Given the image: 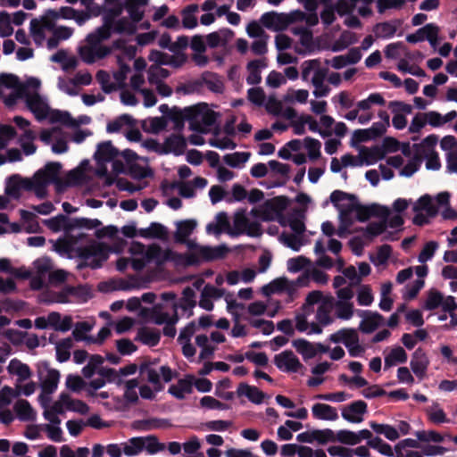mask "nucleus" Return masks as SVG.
<instances>
[{
  "mask_svg": "<svg viewBox=\"0 0 457 457\" xmlns=\"http://www.w3.org/2000/svg\"><path fill=\"white\" fill-rule=\"evenodd\" d=\"M329 341L335 344L343 343L347 348L359 342V336L353 328H341L330 335Z\"/></svg>",
  "mask_w": 457,
  "mask_h": 457,
  "instance_id": "obj_19",
  "label": "nucleus"
},
{
  "mask_svg": "<svg viewBox=\"0 0 457 457\" xmlns=\"http://www.w3.org/2000/svg\"><path fill=\"white\" fill-rule=\"evenodd\" d=\"M25 97L29 109L37 119H44L46 116V110L40 96L38 94H33L27 95Z\"/></svg>",
  "mask_w": 457,
  "mask_h": 457,
  "instance_id": "obj_29",
  "label": "nucleus"
},
{
  "mask_svg": "<svg viewBox=\"0 0 457 457\" xmlns=\"http://www.w3.org/2000/svg\"><path fill=\"white\" fill-rule=\"evenodd\" d=\"M120 155V151L114 147L111 141H104L97 145L95 160L98 164L112 162Z\"/></svg>",
  "mask_w": 457,
  "mask_h": 457,
  "instance_id": "obj_13",
  "label": "nucleus"
},
{
  "mask_svg": "<svg viewBox=\"0 0 457 457\" xmlns=\"http://www.w3.org/2000/svg\"><path fill=\"white\" fill-rule=\"evenodd\" d=\"M314 441H317L320 445H326L328 442H336V434L330 428L325 429H313Z\"/></svg>",
  "mask_w": 457,
  "mask_h": 457,
  "instance_id": "obj_60",
  "label": "nucleus"
},
{
  "mask_svg": "<svg viewBox=\"0 0 457 457\" xmlns=\"http://www.w3.org/2000/svg\"><path fill=\"white\" fill-rule=\"evenodd\" d=\"M170 76L167 69L152 65L148 71V81L150 84L162 82L161 79H166Z\"/></svg>",
  "mask_w": 457,
  "mask_h": 457,
  "instance_id": "obj_57",
  "label": "nucleus"
},
{
  "mask_svg": "<svg viewBox=\"0 0 457 457\" xmlns=\"http://www.w3.org/2000/svg\"><path fill=\"white\" fill-rule=\"evenodd\" d=\"M139 371L141 374H146L147 380L151 384H153L154 388L156 392H160L163 389V386L160 379V374L154 369L150 368L149 364L143 363L139 367Z\"/></svg>",
  "mask_w": 457,
  "mask_h": 457,
  "instance_id": "obj_33",
  "label": "nucleus"
},
{
  "mask_svg": "<svg viewBox=\"0 0 457 457\" xmlns=\"http://www.w3.org/2000/svg\"><path fill=\"white\" fill-rule=\"evenodd\" d=\"M182 448L187 454L186 457H204L201 448V443L196 436H192L187 442L182 445Z\"/></svg>",
  "mask_w": 457,
  "mask_h": 457,
  "instance_id": "obj_37",
  "label": "nucleus"
},
{
  "mask_svg": "<svg viewBox=\"0 0 457 457\" xmlns=\"http://www.w3.org/2000/svg\"><path fill=\"white\" fill-rule=\"evenodd\" d=\"M266 66L267 63L265 59L250 61L246 65V69L249 72L246 78V83L253 86L260 84L262 81L261 69L265 68Z\"/></svg>",
  "mask_w": 457,
  "mask_h": 457,
  "instance_id": "obj_21",
  "label": "nucleus"
},
{
  "mask_svg": "<svg viewBox=\"0 0 457 457\" xmlns=\"http://www.w3.org/2000/svg\"><path fill=\"white\" fill-rule=\"evenodd\" d=\"M385 150L382 149L381 145H373L370 148L362 146L361 149V163L365 162L367 165L374 164L379 160L385 158Z\"/></svg>",
  "mask_w": 457,
  "mask_h": 457,
  "instance_id": "obj_24",
  "label": "nucleus"
},
{
  "mask_svg": "<svg viewBox=\"0 0 457 457\" xmlns=\"http://www.w3.org/2000/svg\"><path fill=\"white\" fill-rule=\"evenodd\" d=\"M172 424L168 419L149 418L145 420H137L133 424V428L141 431H150L153 429L168 428Z\"/></svg>",
  "mask_w": 457,
  "mask_h": 457,
  "instance_id": "obj_15",
  "label": "nucleus"
},
{
  "mask_svg": "<svg viewBox=\"0 0 457 457\" xmlns=\"http://www.w3.org/2000/svg\"><path fill=\"white\" fill-rule=\"evenodd\" d=\"M303 216V211L294 210V215L288 220L290 228L297 235H302L305 231V225L301 220Z\"/></svg>",
  "mask_w": 457,
  "mask_h": 457,
  "instance_id": "obj_51",
  "label": "nucleus"
},
{
  "mask_svg": "<svg viewBox=\"0 0 457 457\" xmlns=\"http://www.w3.org/2000/svg\"><path fill=\"white\" fill-rule=\"evenodd\" d=\"M37 372L39 379L41 380L42 394L39 395V400L44 408H46L47 403L50 401L49 396L44 395H52L55 392L60 380V372L58 370L52 369L47 361H41L37 363Z\"/></svg>",
  "mask_w": 457,
  "mask_h": 457,
  "instance_id": "obj_2",
  "label": "nucleus"
},
{
  "mask_svg": "<svg viewBox=\"0 0 457 457\" xmlns=\"http://www.w3.org/2000/svg\"><path fill=\"white\" fill-rule=\"evenodd\" d=\"M62 164L57 162H47L44 168L37 170L33 176L35 194L37 197L43 198L46 195V187L54 179L59 177Z\"/></svg>",
  "mask_w": 457,
  "mask_h": 457,
  "instance_id": "obj_3",
  "label": "nucleus"
},
{
  "mask_svg": "<svg viewBox=\"0 0 457 457\" xmlns=\"http://www.w3.org/2000/svg\"><path fill=\"white\" fill-rule=\"evenodd\" d=\"M442 303H443V295L436 289H431V290H429V292L428 294V297L425 302L424 308L426 310L433 311V310L438 308L439 306H441Z\"/></svg>",
  "mask_w": 457,
  "mask_h": 457,
  "instance_id": "obj_54",
  "label": "nucleus"
},
{
  "mask_svg": "<svg viewBox=\"0 0 457 457\" xmlns=\"http://www.w3.org/2000/svg\"><path fill=\"white\" fill-rule=\"evenodd\" d=\"M51 121L59 122L67 127H77L79 125L70 112L62 111H55L51 116Z\"/></svg>",
  "mask_w": 457,
  "mask_h": 457,
  "instance_id": "obj_55",
  "label": "nucleus"
},
{
  "mask_svg": "<svg viewBox=\"0 0 457 457\" xmlns=\"http://www.w3.org/2000/svg\"><path fill=\"white\" fill-rule=\"evenodd\" d=\"M139 0H126L125 8L128 11L130 19L134 23L142 21L144 12L138 9Z\"/></svg>",
  "mask_w": 457,
  "mask_h": 457,
  "instance_id": "obj_53",
  "label": "nucleus"
},
{
  "mask_svg": "<svg viewBox=\"0 0 457 457\" xmlns=\"http://www.w3.org/2000/svg\"><path fill=\"white\" fill-rule=\"evenodd\" d=\"M149 346H155L161 339V333L158 329L143 327L138 329L135 338Z\"/></svg>",
  "mask_w": 457,
  "mask_h": 457,
  "instance_id": "obj_26",
  "label": "nucleus"
},
{
  "mask_svg": "<svg viewBox=\"0 0 457 457\" xmlns=\"http://www.w3.org/2000/svg\"><path fill=\"white\" fill-rule=\"evenodd\" d=\"M274 364L280 370L297 372L303 364L291 350H286L274 357Z\"/></svg>",
  "mask_w": 457,
  "mask_h": 457,
  "instance_id": "obj_5",
  "label": "nucleus"
},
{
  "mask_svg": "<svg viewBox=\"0 0 457 457\" xmlns=\"http://www.w3.org/2000/svg\"><path fill=\"white\" fill-rule=\"evenodd\" d=\"M357 42V36L354 32L350 30H344L339 38L334 44L332 50L334 52H337L348 47L350 45H353Z\"/></svg>",
  "mask_w": 457,
  "mask_h": 457,
  "instance_id": "obj_39",
  "label": "nucleus"
},
{
  "mask_svg": "<svg viewBox=\"0 0 457 457\" xmlns=\"http://www.w3.org/2000/svg\"><path fill=\"white\" fill-rule=\"evenodd\" d=\"M34 191L35 185L32 179L22 178L20 174H12L6 179L4 193L13 199L21 197V190Z\"/></svg>",
  "mask_w": 457,
  "mask_h": 457,
  "instance_id": "obj_4",
  "label": "nucleus"
},
{
  "mask_svg": "<svg viewBox=\"0 0 457 457\" xmlns=\"http://www.w3.org/2000/svg\"><path fill=\"white\" fill-rule=\"evenodd\" d=\"M79 238H76L72 235L68 236L67 238H59L54 245V250L63 255L69 254L72 250L75 244H77Z\"/></svg>",
  "mask_w": 457,
  "mask_h": 457,
  "instance_id": "obj_41",
  "label": "nucleus"
},
{
  "mask_svg": "<svg viewBox=\"0 0 457 457\" xmlns=\"http://www.w3.org/2000/svg\"><path fill=\"white\" fill-rule=\"evenodd\" d=\"M7 371L10 375H16L18 377V383L28 380L32 376V371L29 366L16 358L10 361L9 365L7 366Z\"/></svg>",
  "mask_w": 457,
  "mask_h": 457,
  "instance_id": "obj_16",
  "label": "nucleus"
},
{
  "mask_svg": "<svg viewBox=\"0 0 457 457\" xmlns=\"http://www.w3.org/2000/svg\"><path fill=\"white\" fill-rule=\"evenodd\" d=\"M111 247L99 242H92L91 244L81 246L77 249V255L84 262L78 264V269L81 270L89 267L93 270L99 269L103 263L108 260Z\"/></svg>",
  "mask_w": 457,
  "mask_h": 457,
  "instance_id": "obj_1",
  "label": "nucleus"
},
{
  "mask_svg": "<svg viewBox=\"0 0 457 457\" xmlns=\"http://www.w3.org/2000/svg\"><path fill=\"white\" fill-rule=\"evenodd\" d=\"M124 125H134V120L130 115L122 114L115 120L108 122L106 126V131L108 133L119 132Z\"/></svg>",
  "mask_w": 457,
  "mask_h": 457,
  "instance_id": "obj_42",
  "label": "nucleus"
},
{
  "mask_svg": "<svg viewBox=\"0 0 457 457\" xmlns=\"http://www.w3.org/2000/svg\"><path fill=\"white\" fill-rule=\"evenodd\" d=\"M438 248V243L436 241H429L425 244L423 249L418 256L420 262L424 263L428 260L432 259L436 249Z\"/></svg>",
  "mask_w": 457,
  "mask_h": 457,
  "instance_id": "obj_62",
  "label": "nucleus"
},
{
  "mask_svg": "<svg viewBox=\"0 0 457 457\" xmlns=\"http://www.w3.org/2000/svg\"><path fill=\"white\" fill-rule=\"evenodd\" d=\"M283 20L284 14L276 12H267L261 16L260 21L265 28L270 29L282 23Z\"/></svg>",
  "mask_w": 457,
  "mask_h": 457,
  "instance_id": "obj_47",
  "label": "nucleus"
},
{
  "mask_svg": "<svg viewBox=\"0 0 457 457\" xmlns=\"http://www.w3.org/2000/svg\"><path fill=\"white\" fill-rule=\"evenodd\" d=\"M193 375H186L183 378L178 380L177 385H171L168 393L179 400L185 399V394H191L193 392Z\"/></svg>",
  "mask_w": 457,
  "mask_h": 457,
  "instance_id": "obj_14",
  "label": "nucleus"
},
{
  "mask_svg": "<svg viewBox=\"0 0 457 457\" xmlns=\"http://www.w3.org/2000/svg\"><path fill=\"white\" fill-rule=\"evenodd\" d=\"M368 405L362 400L353 402L343 409L342 417L352 423H360L363 420L362 415L367 412Z\"/></svg>",
  "mask_w": 457,
  "mask_h": 457,
  "instance_id": "obj_9",
  "label": "nucleus"
},
{
  "mask_svg": "<svg viewBox=\"0 0 457 457\" xmlns=\"http://www.w3.org/2000/svg\"><path fill=\"white\" fill-rule=\"evenodd\" d=\"M304 145L310 160L315 161L320 158L321 143L318 139L307 137L304 138Z\"/></svg>",
  "mask_w": 457,
  "mask_h": 457,
  "instance_id": "obj_49",
  "label": "nucleus"
},
{
  "mask_svg": "<svg viewBox=\"0 0 457 457\" xmlns=\"http://www.w3.org/2000/svg\"><path fill=\"white\" fill-rule=\"evenodd\" d=\"M137 30L136 25L123 17L114 22L113 31L119 34L133 35Z\"/></svg>",
  "mask_w": 457,
  "mask_h": 457,
  "instance_id": "obj_52",
  "label": "nucleus"
},
{
  "mask_svg": "<svg viewBox=\"0 0 457 457\" xmlns=\"http://www.w3.org/2000/svg\"><path fill=\"white\" fill-rule=\"evenodd\" d=\"M438 141V137L435 134L428 135L420 144H414V152L420 153L424 158V154L435 151L434 147Z\"/></svg>",
  "mask_w": 457,
  "mask_h": 457,
  "instance_id": "obj_36",
  "label": "nucleus"
},
{
  "mask_svg": "<svg viewBox=\"0 0 457 457\" xmlns=\"http://www.w3.org/2000/svg\"><path fill=\"white\" fill-rule=\"evenodd\" d=\"M292 345L304 359H312L317 354V350L314 345L306 339H295L292 342Z\"/></svg>",
  "mask_w": 457,
  "mask_h": 457,
  "instance_id": "obj_32",
  "label": "nucleus"
},
{
  "mask_svg": "<svg viewBox=\"0 0 457 457\" xmlns=\"http://www.w3.org/2000/svg\"><path fill=\"white\" fill-rule=\"evenodd\" d=\"M412 210L414 212L425 211L429 218H435L438 213V208L433 204L432 197L428 194L418 199Z\"/></svg>",
  "mask_w": 457,
  "mask_h": 457,
  "instance_id": "obj_28",
  "label": "nucleus"
},
{
  "mask_svg": "<svg viewBox=\"0 0 457 457\" xmlns=\"http://www.w3.org/2000/svg\"><path fill=\"white\" fill-rule=\"evenodd\" d=\"M138 235L144 238H157L161 240H167L168 229L165 226L158 222H152L146 228H140Z\"/></svg>",
  "mask_w": 457,
  "mask_h": 457,
  "instance_id": "obj_22",
  "label": "nucleus"
},
{
  "mask_svg": "<svg viewBox=\"0 0 457 457\" xmlns=\"http://www.w3.org/2000/svg\"><path fill=\"white\" fill-rule=\"evenodd\" d=\"M20 395V391H17L9 386H3L0 390V409L8 406L12 403V399L18 397Z\"/></svg>",
  "mask_w": 457,
  "mask_h": 457,
  "instance_id": "obj_58",
  "label": "nucleus"
},
{
  "mask_svg": "<svg viewBox=\"0 0 457 457\" xmlns=\"http://www.w3.org/2000/svg\"><path fill=\"white\" fill-rule=\"evenodd\" d=\"M13 410L18 419L21 421H33L36 420V412L27 400H18L14 403Z\"/></svg>",
  "mask_w": 457,
  "mask_h": 457,
  "instance_id": "obj_25",
  "label": "nucleus"
},
{
  "mask_svg": "<svg viewBox=\"0 0 457 457\" xmlns=\"http://www.w3.org/2000/svg\"><path fill=\"white\" fill-rule=\"evenodd\" d=\"M251 154L249 152H235L224 155L223 160L228 166L237 168L248 161Z\"/></svg>",
  "mask_w": 457,
  "mask_h": 457,
  "instance_id": "obj_45",
  "label": "nucleus"
},
{
  "mask_svg": "<svg viewBox=\"0 0 457 457\" xmlns=\"http://www.w3.org/2000/svg\"><path fill=\"white\" fill-rule=\"evenodd\" d=\"M200 257L205 262L223 259L228 253L226 245L218 246H197Z\"/></svg>",
  "mask_w": 457,
  "mask_h": 457,
  "instance_id": "obj_20",
  "label": "nucleus"
},
{
  "mask_svg": "<svg viewBox=\"0 0 457 457\" xmlns=\"http://www.w3.org/2000/svg\"><path fill=\"white\" fill-rule=\"evenodd\" d=\"M71 219L68 218L66 215L59 214L55 217H53L45 221L46 225L51 230L54 232L60 231L62 228L66 232L71 231V229H68V226L71 224Z\"/></svg>",
  "mask_w": 457,
  "mask_h": 457,
  "instance_id": "obj_34",
  "label": "nucleus"
},
{
  "mask_svg": "<svg viewBox=\"0 0 457 457\" xmlns=\"http://www.w3.org/2000/svg\"><path fill=\"white\" fill-rule=\"evenodd\" d=\"M336 441L344 445H355L360 443V438L357 437L356 433L353 431L341 429L336 434Z\"/></svg>",
  "mask_w": 457,
  "mask_h": 457,
  "instance_id": "obj_50",
  "label": "nucleus"
},
{
  "mask_svg": "<svg viewBox=\"0 0 457 457\" xmlns=\"http://www.w3.org/2000/svg\"><path fill=\"white\" fill-rule=\"evenodd\" d=\"M203 107H206V104H198L195 105L184 108V117L189 122V129L198 133H205L206 129L199 124Z\"/></svg>",
  "mask_w": 457,
  "mask_h": 457,
  "instance_id": "obj_10",
  "label": "nucleus"
},
{
  "mask_svg": "<svg viewBox=\"0 0 457 457\" xmlns=\"http://www.w3.org/2000/svg\"><path fill=\"white\" fill-rule=\"evenodd\" d=\"M243 233H245L247 236L252 237H260L262 234V226L258 221H249V223L246 226L245 230H240V231L229 230L228 231V234L231 237L237 236V235L243 234Z\"/></svg>",
  "mask_w": 457,
  "mask_h": 457,
  "instance_id": "obj_56",
  "label": "nucleus"
},
{
  "mask_svg": "<svg viewBox=\"0 0 457 457\" xmlns=\"http://www.w3.org/2000/svg\"><path fill=\"white\" fill-rule=\"evenodd\" d=\"M429 363L430 361L425 350L419 347L412 353L410 366L416 377L421 380L426 377Z\"/></svg>",
  "mask_w": 457,
  "mask_h": 457,
  "instance_id": "obj_6",
  "label": "nucleus"
},
{
  "mask_svg": "<svg viewBox=\"0 0 457 457\" xmlns=\"http://www.w3.org/2000/svg\"><path fill=\"white\" fill-rule=\"evenodd\" d=\"M387 228L386 220L370 222L364 229L365 238L371 240L375 237L383 234Z\"/></svg>",
  "mask_w": 457,
  "mask_h": 457,
  "instance_id": "obj_43",
  "label": "nucleus"
},
{
  "mask_svg": "<svg viewBox=\"0 0 457 457\" xmlns=\"http://www.w3.org/2000/svg\"><path fill=\"white\" fill-rule=\"evenodd\" d=\"M198 4H192L181 11L182 26L185 29H192L197 26L198 22L195 13L198 12Z\"/></svg>",
  "mask_w": 457,
  "mask_h": 457,
  "instance_id": "obj_30",
  "label": "nucleus"
},
{
  "mask_svg": "<svg viewBox=\"0 0 457 457\" xmlns=\"http://www.w3.org/2000/svg\"><path fill=\"white\" fill-rule=\"evenodd\" d=\"M102 226V222L97 219H88V218H73L71 220V224L68 226V229H75V228H87L93 229L97 228Z\"/></svg>",
  "mask_w": 457,
  "mask_h": 457,
  "instance_id": "obj_38",
  "label": "nucleus"
},
{
  "mask_svg": "<svg viewBox=\"0 0 457 457\" xmlns=\"http://www.w3.org/2000/svg\"><path fill=\"white\" fill-rule=\"evenodd\" d=\"M200 405L210 410H228L229 405L215 399L212 396L206 395L201 398Z\"/></svg>",
  "mask_w": 457,
  "mask_h": 457,
  "instance_id": "obj_61",
  "label": "nucleus"
},
{
  "mask_svg": "<svg viewBox=\"0 0 457 457\" xmlns=\"http://www.w3.org/2000/svg\"><path fill=\"white\" fill-rule=\"evenodd\" d=\"M314 419L322 420H337L338 413L335 407L326 403H315L312 408Z\"/></svg>",
  "mask_w": 457,
  "mask_h": 457,
  "instance_id": "obj_23",
  "label": "nucleus"
},
{
  "mask_svg": "<svg viewBox=\"0 0 457 457\" xmlns=\"http://www.w3.org/2000/svg\"><path fill=\"white\" fill-rule=\"evenodd\" d=\"M197 223L195 220H181L177 223V230L174 235L175 241L179 244H187L190 249L197 247L193 242L187 241Z\"/></svg>",
  "mask_w": 457,
  "mask_h": 457,
  "instance_id": "obj_7",
  "label": "nucleus"
},
{
  "mask_svg": "<svg viewBox=\"0 0 457 457\" xmlns=\"http://www.w3.org/2000/svg\"><path fill=\"white\" fill-rule=\"evenodd\" d=\"M195 296V291L190 287H185L182 291V303H180V308L184 311L194 308L196 304Z\"/></svg>",
  "mask_w": 457,
  "mask_h": 457,
  "instance_id": "obj_64",
  "label": "nucleus"
},
{
  "mask_svg": "<svg viewBox=\"0 0 457 457\" xmlns=\"http://www.w3.org/2000/svg\"><path fill=\"white\" fill-rule=\"evenodd\" d=\"M400 24L399 20L379 22L374 26L373 31L377 37L391 38L396 33Z\"/></svg>",
  "mask_w": 457,
  "mask_h": 457,
  "instance_id": "obj_27",
  "label": "nucleus"
},
{
  "mask_svg": "<svg viewBox=\"0 0 457 457\" xmlns=\"http://www.w3.org/2000/svg\"><path fill=\"white\" fill-rule=\"evenodd\" d=\"M423 159L420 153L414 152L412 158L403 166L400 174L407 178L411 177L420 168Z\"/></svg>",
  "mask_w": 457,
  "mask_h": 457,
  "instance_id": "obj_40",
  "label": "nucleus"
},
{
  "mask_svg": "<svg viewBox=\"0 0 457 457\" xmlns=\"http://www.w3.org/2000/svg\"><path fill=\"white\" fill-rule=\"evenodd\" d=\"M218 113L212 110H210L208 106L203 107L202 114L200 117L199 124L204 127H212L216 123Z\"/></svg>",
  "mask_w": 457,
  "mask_h": 457,
  "instance_id": "obj_63",
  "label": "nucleus"
},
{
  "mask_svg": "<svg viewBox=\"0 0 457 457\" xmlns=\"http://www.w3.org/2000/svg\"><path fill=\"white\" fill-rule=\"evenodd\" d=\"M71 346L72 341L70 337L64 338L56 344V360L59 362H64L70 359V348Z\"/></svg>",
  "mask_w": 457,
  "mask_h": 457,
  "instance_id": "obj_44",
  "label": "nucleus"
},
{
  "mask_svg": "<svg viewBox=\"0 0 457 457\" xmlns=\"http://www.w3.org/2000/svg\"><path fill=\"white\" fill-rule=\"evenodd\" d=\"M353 211L356 212V219L361 222H365L370 217H372V204L362 205L358 203H353L348 204L345 209L340 210V217L342 218L343 221H345L344 216L345 214H350Z\"/></svg>",
  "mask_w": 457,
  "mask_h": 457,
  "instance_id": "obj_17",
  "label": "nucleus"
},
{
  "mask_svg": "<svg viewBox=\"0 0 457 457\" xmlns=\"http://www.w3.org/2000/svg\"><path fill=\"white\" fill-rule=\"evenodd\" d=\"M128 173L134 179H143L153 176V170L150 168H144L140 164L135 162L129 166Z\"/></svg>",
  "mask_w": 457,
  "mask_h": 457,
  "instance_id": "obj_48",
  "label": "nucleus"
},
{
  "mask_svg": "<svg viewBox=\"0 0 457 457\" xmlns=\"http://www.w3.org/2000/svg\"><path fill=\"white\" fill-rule=\"evenodd\" d=\"M363 319L360 323L359 329L365 334L374 332L383 322L384 317L375 312L362 311Z\"/></svg>",
  "mask_w": 457,
  "mask_h": 457,
  "instance_id": "obj_12",
  "label": "nucleus"
},
{
  "mask_svg": "<svg viewBox=\"0 0 457 457\" xmlns=\"http://www.w3.org/2000/svg\"><path fill=\"white\" fill-rule=\"evenodd\" d=\"M237 396H246L250 402L260 404L265 398V394L254 386L246 383H240L237 389Z\"/></svg>",
  "mask_w": 457,
  "mask_h": 457,
  "instance_id": "obj_18",
  "label": "nucleus"
},
{
  "mask_svg": "<svg viewBox=\"0 0 457 457\" xmlns=\"http://www.w3.org/2000/svg\"><path fill=\"white\" fill-rule=\"evenodd\" d=\"M0 86L6 88H12L14 91L19 88H26L24 83L20 81L17 75L12 73H2L0 74Z\"/></svg>",
  "mask_w": 457,
  "mask_h": 457,
  "instance_id": "obj_46",
  "label": "nucleus"
},
{
  "mask_svg": "<svg viewBox=\"0 0 457 457\" xmlns=\"http://www.w3.org/2000/svg\"><path fill=\"white\" fill-rule=\"evenodd\" d=\"M289 203L290 200L286 195H278L267 200L262 206V220H270L271 219L269 215L270 212H274L278 215H280L282 212L287 208Z\"/></svg>",
  "mask_w": 457,
  "mask_h": 457,
  "instance_id": "obj_8",
  "label": "nucleus"
},
{
  "mask_svg": "<svg viewBox=\"0 0 457 457\" xmlns=\"http://www.w3.org/2000/svg\"><path fill=\"white\" fill-rule=\"evenodd\" d=\"M123 453L127 456H137L143 452L145 448L143 436H134L122 444Z\"/></svg>",
  "mask_w": 457,
  "mask_h": 457,
  "instance_id": "obj_31",
  "label": "nucleus"
},
{
  "mask_svg": "<svg viewBox=\"0 0 457 457\" xmlns=\"http://www.w3.org/2000/svg\"><path fill=\"white\" fill-rule=\"evenodd\" d=\"M187 147L186 138L182 135L171 134L166 137L163 143V151L165 154L172 153L179 156L184 154Z\"/></svg>",
  "mask_w": 457,
  "mask_h": 457,
  "instance_id": "obj_11",
  "label": "nucleus"
},
{
  "mask_svg": "<svg viewBox=\"0 0 457 457\" xmlns=\"http://www.w3.org/2000/svg\"><path fill=\"white\" fill-rule=\"evenodd\" d=\"M143 441L145 445L144 450H145L148 454L154 455L166 449V445L161 443L155 435L143 436Z\"/></svg>",
  "mask_w": 457,
  "mask_h": 457,
  "instance_id": "obj_35",
  "label": "nucleus"
},
{
  "mask_svg": "<svg viewBox=\"0 0 457 457\" xmlns=\"http://www.w3.org/2000/svg\"><path fill=\"white\" fill-rule=\"evenodd\" d=\"M337 316L342 320H350L353 314V305L349 302L337 301L335 304Z\"/></svg>",
  "mask_w": 457,
  "mask_h": 457,
  "instance_id": "obj_59",
  "label": "nucleus"
}]
</instances>
